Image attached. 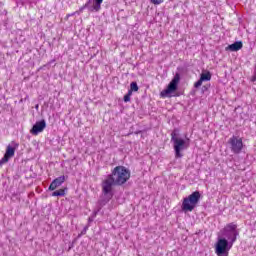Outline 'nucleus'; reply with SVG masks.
Wrapping results in <instances>:
<instances>
[{
    "label": "nucleus",
    "instance_id": "obj_1",
    "mask_svg": "<svg viewBox=\"0 0 256 256\" xmlns=\"http://www.w3.org/2000/svg\"><path fill=\"white\" fill-rule=\"evenodd\" d=\"M111 177L115 185H125L131 178V172L124 166H118L112 171Z\"/></svg>",
    "mask_w": 256,
    "mask_h": 256
},
{
    "label": "nucleus",
    "instance_id": "obj_2",
    "mask_svg": "<svg viewBox=\"0 0 256 256\" xmlns=\"http://www.w3.org/2000/svg\"><path fill=\"white\" fill-rule=\"evenodd\" d=\"M171 141H173L175 155L178 158L183 157L181 151H185V149H189V139H183L177 136L175 133H172Z\"/></svg>",
    "mask_w": 256,
    "mask_h": 256
},
{
    "label": "nucleus",
    "instance_id": "obj_3",
    "mask_svg": "<svg viewBox=\"0 0 256 256\" xmlns=\"http://www.w3.org/2000/svg\"><path fill=\"white\" fill-rule=\"evenodd\" d=\"M201 199V193L199 191L193 192L188 197L184 198L182 202V211L185 213L193 211L195 207H197V203H199V200Z\"/></svg>",
    "mask_w": 256,
    "mask_h": 256
},
{
    "label": "nucleus",
    "instance_id": "obj_4",
    "mask_svg": "<svg viewBox=\"0 0 256 256\" xmlns=\"http://www.w3.org/2000/svg\"><path fill=\"white\" fill-rule=\"evenodd\" d=\"M221 235L224 237V239H226V241H229L230 244L233 245V243L237 241V236L239 235L237 224L235 223L227 224L221 231Z\"/></svg>",
    "mask_w": 256,
    "mask_h": 256
},
{
    "label": "nucleus",
    "instance_id": "obj_5",
    "mask_svg": "<svg viewBox=\"0 0 256 256\" xmlns=\"http://www.w3.org/2000/svg\"><path fill=\"white\" fill-rule=\"evenodd\" d=\"M113 185H115V180L111 175H108L102 182V193L107 201L113 199Z\"/></svg>",
    "mask_w": 256,
    "mask_h": 256
},
{
    "label": "nucleus",
    "instance_id": "obj_6",
    "mask_svg": "<svg viewBox=\"0 0 256 256\" xmlns=\"http://www.w3.org/2000/svg\"><path fill=\"white\" fill-rule=\"evenodd\" d=\"M17 149H19V143L15 141H12L7 145L5 154L0 160V167H2V165H5L6 163H9L10 159H13V157H15V151H17Z\"/></svg>",
    "mask_w": 256,
    "mask_h": 256
},
{
    "label": "nucleus",
    "instance_id": "obj_7",
    "mask_svg": "<svg viewBox=\"0 0 256 256\" xmlns=\"http://www.w3.org/2000/svg\"><path fill=\"white\" fill-rule=\"evenodd\" d=\"M179 81H181V76L176 74L168 84L167 88L160 93L161 97H172L173 93H175L179 87Z\"/></svg>",
    "mask_w": 256,
    "mask_h": 256
},
{
    "label": "nucleus",
    "instance_id": "obj_8",
    "mask_svg": "<svg viewBox=\"0 0 256 256\" xmlns=\"http://www.w3.org/2000/svg\"><path fill=\"white\" fill-rule=\"evenodd\" d=\"M233 244L226 238H219L216 243V255H227Z\"/></svg>",
    "mask_w": 256,
    "mask_h": 256
},
{
    "label": "nucleus",
    "instance_id": "obj_9",
    "mask_svg": "<svg viewBox=\"0 0 256 256\" xmlns=\"http://www.w3.org/2000/svg\"><path fill=\"white\" fill-rule=\"evenodd\" d=\"M228 144L230 145L232 153H235L236 155L243 151V139L239 136H232L228 140Z\"/></svg>",
    "mask_w": 256,
    "mask_h": 256
},
{
    "label": "nucleus",
    "instance_id": "obj_10",
    "mask_svg": "<svg viewBox=\"0 0 256 256\" xmlns=\"http://www.w3.org/2000/svg\"><path fill=\"white\" fill-rule=\"evenodd\" d=\"M45 127H47L45 120L37 121L30 130V133L31 135H38L39 133H43V131H45Z\"/></svg>",
    "mask_w": 256,
    "mask_h": 256
},
{
    "label": "nucleus",
    "instance_id": "obj_11",
    "mask_svg": "<svg viewBox=\"0 0 256 256\" xmlns=\"http://www.w3.org/2000/svg\"><path fill=\"white\" fill-rule=\"evenodd\" d=\"M211 72L205 70L200 74V79L194 83V87L195 89H199V87H201V85H203V83H205L206 81H211Z\"/></svg>",
    "mask_w": 256,
    "mask_h": 256
},
{
    "label": "nucleus",
    "instance_id": "obj_12",
    "mask_svg": "<svg viewBox=\"0 0 256 256\" xmlns=\"http://www.w3.org/2000/svg\"><path fill=\"white\" fill-rule=\"evenodd\" d=\"M67 179V177H65V175L59 176L58 178H55L50 186H49V191H55V189H57L58 187H61L64 183L65 180Z\"/></svg>",
    "mask_w": 256,
    "mask_h": 256
},
{
    "label": "nucleus",
    "instance_id": "obj_13",
    "mask_svg": "<svg viewBox=\"0 0 256 256\" xmlns=\"http://www.w3.org/2000/svg\"><path fill=\"white\" fill-rule=\"evenodd\" d=\"M241 49H243V42L237 41V42H234L233 44L229 45L226 48V51H239Z\"/></svg>",
    "mask_w": 256,
    "mask_h": 256
},
{
    "label": "nucleus",
    "instance_id": "obj_14",
    "mask_svg": "<svg viewBox=\"0 0 256 256\" xmlns=\"http://www.w3.org/2000/svg\"><path fill=\"white\" fill-rule=\"evenodd\" d=\"M102 3H103V0H93V5L89 8V11H92L95 13L101 11Z\"/></svg>",
    "mask_w": 256,
    "mask_h": 256
},
{
    "label": "nucleus",
    "instance_id": "obj_15",
    "mask_svg": "<svg viewBox=\"0 0 256 256\" xmlns=\"http://www.w3.org/2000/svg\"><path fill=\"white\" fill-rule=\"evenodd\" d=\"M89 5H91V0H88V2L86 3V5H83L82 7L79 8L78 11L73 12V15H81V13H83V11H85V9H91V7H89Z\"/></svg>",
    "mask_w": 256,
    "mask_h": 256
},
{
    "label": "nucleus",
    "instance_id": "obj_16",
    "mask_svg": "<svg viewBox=\"0 0 256 256\" xmlns=\"http://www.w3.org/2000/svg\"><path fill=\"white\" fill-rule=\"evenodd\" d=\"M52 197H65V189H59L52 193Z\"/></svg>",
    "mask_w": 256,
    "mask_h": 256
},
{
    "label": "nucleus",
    "instance_id": "obj_17",
    "mask_svg": "<svg viewBox=\"0 0 256 256\" xmlns=\"http://www.w3.org/2000/svg\"><path fill=\"white\" fill-rule=\"evenodd\" d=\"M130 91H131V93H133V91H139V86H137L136 82H132L130 84Z\"/></svg>",
    "mask_w": 256,
    "mask_h": 256
},
{
    "label": "nucleus",
    "instance_id": "obj_18",
    "mask_svg": "<svg viewBox=\"0 0 256 256\" xmlns=\"http://www.w3.org/2000/svg\"><path fill=\"white\" fill-rule=\"evenodd\" d=\"M132 92L131 90L128 91V93L124 96V102L125 103H129V101H131V96H132Z\"/></svg>",
    "mask_w": 256,
    "mask_h": 256
},
{
    "label": "nucleus",
    "instance_id": "obj_19",
    "mask_svg": "<svg viewBox=\"0 0 256 256\" xmlns=\"http://www.w3.org/2000/svg\"><path fill=\"white\" fill-rule=\"evenodd\" d=\"M165 0H150V3L153 5H161V3H164Z\"/></svg>",
    "mask_w": 256,
    "mask_h": 256
},
{
    "label": "nucleus",
    "instance_id": "obj_20",
    "mask_svg": "<svg viewBox=\"0 0 256 256\" xmlns=\"http://www.w3.org/2000/svg\"><path fill=\"white\" fill-rule=\"evenodd\" d=\"M97 217V212H94L92 217L89 218V221H93Z\"/></svg>",
    "mask_w": 256,
    "mask_h": 256
},
{
    "label": "nucleus",
    "instance_id": "obj_21",
    "mask_svg": "<svg viewBox=\"0 0 256 256\" xmlns=\"http://www.w3.org/2000/svg\"><path fill=\"white\" fill-rule=\"evenodd\" d=\"M73 15L75 14L71 13V14H68L67 17H73Z\"/></svg>",
    "mask_w": 256,
    "mask_h": 256
}]
</instances>
